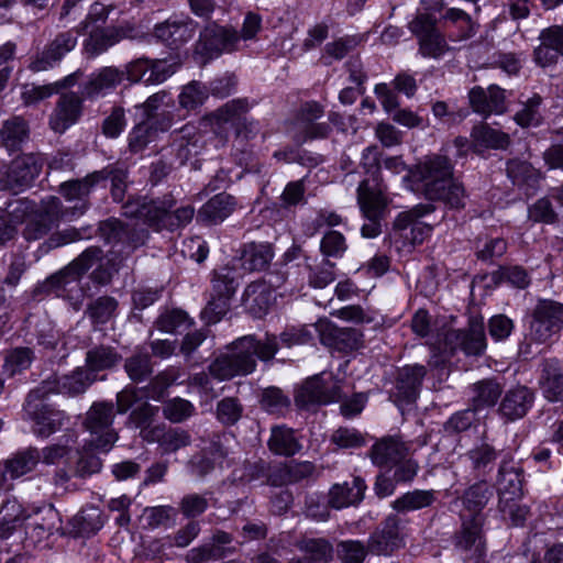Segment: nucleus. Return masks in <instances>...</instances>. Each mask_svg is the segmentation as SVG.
<instances>
[{
  "label": "nucleus",
  "instance_id": "4",
  "mask_svg": "<svg viewBox=\"0 0 563 563\" xmlns=\"http://www.w3.org/2000/svg\"><path fill=\"white\" fill-rule=\"evenodd\" d=\"M562 330L563 303L553 299L538 300L529 322V339L538 344L551 343Z\"/></svg>",
  "mask_w": 563,
  "mask_h": 563
},
{
  "label": "nucleus",
  "instance_id": "59",
  "mask_svg": "<svg viewBox=\"0 0 563 563\" xmlns=\"http://www.w3.org/2000/svg\"><path fill=\"white\" fill-rule=\"evenodd\" d=\"M209 90L199 81H191L184 86L178 99L181 108L194 110L200 107L208 98Z\"/></svg>",
  "mask_w": 563,
  "mask_h": 563
},
{
  "label": "nucleus",
  "instance_id": "15",
  "mask_svg": "<svg viewBox=\"0 0 563 563\" xmlns=\"http://www.w3.org/2000/svg\"><path fill=\"white\" fill-rule=\"evenodd\" d=\"M96 374L90 373L85 367H77L69 375L62 377L51 376L44 379L36 388L33 389V396L63 394L67 396H77L87 390V388L96 380Z\"/></svg>",
  "mask_w": 563,
  "mask_h": 563
},
{
  "label": "nucleus",
  "instance_id": "61",
  "mask_svg": "<svg viewBox=\"0 0 563 563\" xmlns=\"http://www.w3.org/2000/svg\"><path fill=\"white\" fill-rule=\"evenodd\" d=\"M347 250L345 236L335 230L324 233L320 241V252L324 258H341Z\"/></svg>",
  "mask_w": 563,
  "mask_h": 563
},
{
  "label": "nucleus",
  "instance_id": "24",
  "mask_svg": "<svg viewBox=\"0 0 563 563\" xmlns=\"http://www.w3.org/2000/svg\"><path fill=\"white\" fill-rule=\"evenodd\" d=\"M525 472L523 468L509 454L503 455L498 464L496 488L499 500L523 496Z\"/></svg>",
  "mask_w": 563,
  "mask_h": 563
},
{
  "label": "nucleus",
  "instance_id": "27",
  "mask_svg": "<svg viewBox=\"0 0 563 563\" xmlns=\"http://www.w3.org/2000/svg\"><path fill=\"white\" fill-rule=\"evenodd\" d=\"M400 518L397 515H389L368 540L367 549L377 555H388L401 547Z\"/></svg>",
  "mask_w": 563,
  "mask_h": 563
},
{
  "label": "nucleus",
  "instance_id": "63",
  "mask_svg": "<svg viewBox=\"0 0 563 563\" xmlns=\"http://www.w3.org/2000/svg\"><path fill=\"white\" fill-rule=\"evenodd\" d=\"M360 43L357 36H344L333 42L328 43L324 46V64L330 65L331 59L340 60L344 58L350 52H352Z\"/></svg>",
  "mask_w": 563,
  "mask_h": 563
},
{
  "label": "nucleus",
  "instance_id": "20",
  "mask_svg": "<svg viewBox=\"0 0 563 563\" xmlns=\"http://www.w3.org/2000/svg\"><path fill=\"white\" fill-rule=\"evenodd\" d=\"M538 40L540 43L533 51L534 63L542 68L556 65L563 57V24L541 30Z\"/></svg>",
  "mask_w": 563,
  "mask_h": 563
},
{
  "label": "nucleus",
  "instance_id": "36",
  "mask_svg": "<svg viewBox=\"0 0 563 563\" xmlns=\"http://www.w3.org/2000/svg\"><path fill=\"white\" fill-rule=\"evenodd\" d=\"M472 151L477 154L486 150H506L510 144V136L488 124L474 125L471 132Z\"/></svg>",
  "mask_w": 563,
  "mask_h": 563
},
{
  "label": "nucleus",
  "instance_id": "38",
  "mask_svg": "<svg viewBox=\"0 0 563 563\" xmlns=\"http://www.w3.org/2000/svg\"><path fill=\"white\" fill-rule=\"evenodd\" d=\"M540 384L544 396L551 400L563 398V361L555 357L547 358L542 363Z\"/></svg>",
  "mask_w": 563,
  "mask_h": 563
},
{
  "label": "nucleus",
  "instance_id": "29",
  "mask_svg": "<svg viewBox=\"0 0 563 563\" xmlns=\"http://www.w3.org/2000/svg\"><path fill=\"white\" fill-rule=\"evenodd\" d=\"M534 401V393L526 386H516L506 391L503 397L498 412L507 421H515L523 418Z\"/></svg>",
  "mask_w": 563,
  "mask_h": 563
},
{
  "label": "nucleus",
  "instance_id": "25",
  "mask_svg": "<svg viewBox=\"0 0 563 563\" xmlns=\"http://www.w3.org/2000/svg\"><path fill=\"white\" fill-rule=\"evenodd\" d=\"M503 452L492 443L482 441L465 453L464 460L475 478L487 479L496 468L497 460L503 455Z\"/></svg>",
  "mask_w": 563,
  "mask_h": 563
},
{
  "label": "nucleus",
  "instance_id": "22",
  "mask_svg": "<svg viewBox=\"0 0 563 563\" xmlns=\"http://www.w3.org/2000/svg\"><path fill=\"white\" fill-rule=\"evenodd\" d=\"M96 170L80 179L67 180L60 184L59 192L69 202H75L70 207L71 217L84 214L90 207L89 196L98 186V177Z\"/></svg>",
  "mask_w": 563,
  "mask_h": 563
},
{
  "label": "nucleus",
  "instance_id": "1",
  "mask_svg": "<svg viewBox=\"0 0 563 563\" xmlns=\"http://www.w3.org/2000/svg\"><path fill=\"white\" fill-rule=\"evenodd\" d=\"M411 177L428 200H441L453 208L463 207L464 188L454 181L453 165L446 156H426L415 166Z\"/></svg>",
  "mask_w": 563,
  "mask_h": 563
},
{
  "label": "nucleus",
  "instance_id": "18",
  "mask_svg": "<svg viewBox=\"0 0 563 563\" xmlns=\"http://www.w3.org/2000/svg\"><path fill=\"white\" fill-rule=\"evenodd\" d=\"M427 374L423 365L413 364L400 368L396 376L395 388L389 398L398 406L412 404L419 396L422 380Z\"/></svg>",
  "mask_w": 563,
  "mask_h": 563
},
{
  "label": "nucleus",
  "instance_id": "32",
  "mask_svg": "<svg viewBox=\"0 0 563 563\" xmlns=\"http://www.w3.org/2000/svg\"><path fill=\"white\" fill-rule=\"evenodd\" d=\"M367 486L360 476H354L352 481L342 484H334L328 494V504L334 509H342L358 505L365 495Z\"/></svg>",
  "mask_w": 563,
  "mask_h": 563
},
{
  "label": "nucleus",
  "instance_id": "58",
  "mask_svg": "<svg viewBox=\"0 0 563 563\" xmlns=\"http://www.w3.org/2000/svg\"><path fill=\"white\" fill-rule=\"evenodd\" d=\"M36 214L53 227L57 225L62 219L71 217L70 209L64 208L60 199L55 196L43 199Z\"/></svg>",
  "mask_w": 563,
  "mask_h": 563
},
{
  "label": "nucleus",
  "instance_id": "34",
  "mask_svg": "<svg viewBox=\"0 0 563 563\" xmlns=\"http://www.w3.org/2000/svg\"><path fill=\"white\" fill-rule=\"evenodd\" d=\"M38 464V449L36 446H27L12 453L3 462V471L0 476L3 478V483L8 477L10 479H18L33 472Z\"/></svg>",
  "mask_w": 563,
  "mask_h": 563
},
{
  "label": "nucleus",
  "instance_id": "47",
  "mask_svg": "<svg viewBox=\"0 0 563 563\" xmlns=\"http://www.w3.org/2000/svg\"><path fill=\"white\" fill-rule=\"evenodd\" d=\"M268 448L277 455L292 456L301 450L302 445L292 429L278 426L272 428Z\"/></svg>",
  "mask_w": 563,
  "mask_h": 563
},
{
  "label": "nucleus",
  "instance_id": "11",
  "mask_svg": "<svg viewBox=\"0 0 563 563\" xmlns=\"http://www.w3.org/2000/svg\"><path fill=\"white\" fill-rule=\"evenodd\" d=\"M295 399L302 407L334 402L341 399V387L331 373H321L306 379Z\"/></svg>",
  "mask_w": 563,
  "mask_h": 563
},
{
  "label": "nucleus",
  "instance_id": "48",
  "mask_svg": "<svg viewBox=\"0 0 563 563\" xmlns=\"http://www.w3.org/2000/svg\"><path fill=\"white\" fill-rule=\"evenodd\" d=\"M435 500V490L415 489L395 499L391 506L397 512H409L427 508L431 506Z\"/></svg>",
  "mask_w": 563,
  "mask_h": 563
},
{
  "label": "nucleus",
  "instance_id": "10",
  "mask_svg": "<svg viewBox=\"0 0 563 563\" xmlns=\"http://www.w3.org/2000/svg\"><path fill=\"white\" fill-rule=\"evenodd\" d=\"M174 207L175 200L170 196L157 199L136 197L130 198L122 209L125 217L142 219L148 227L161 231L166 230L168 210Z\"/></svg>",
  "mask_w": 563,
  "mask_h": 563
},
{
  "label": "nucleus",
  "instance_id": "33",
  "mask_svg": "<svg viewBox=\"0 0 563 563\" xmlns=\"http://www.w3.org/2000/svg\"><path fill=\"white\" fill-rule=\"evenodd\" d=\"M173 123L170 111L162 112V121L155 122L143 120L136 124L129 134V147L132 152L142 151L148 143L153 142L158 131H167Z\"/></svg>",
  "mask_w": 563,
  "mask_h": 563
},
{
  "label": "nucleus",
  "instance_id": "14",
  "mask_svg": "<svg viewBox=\"0 0 563 563\" xmlns=\"http://www.w3.org/2000/svg\"><path fill=\"white\" fill-rule=\"evenodd\" d=\"M484 522L482 512L462 516V526L454 536V545L465 559H479L485 554Z\"/></svg>",
  "mask_w": 563,
  "mask_h": 563
},
{
  "label": "nucleus",
  "instance_id": "35",
  "mask_svg": "<svg viewBox=\"0 0 563 563\" xmlns=\"http://www.w3.org/2000/svg\"><path fill=\"white\" fill-rule=\"evenodd\" d=\"M124 73L115 67H102L91 74L85 84L82 95L88 99H95L115 89L123 80Z\"/></svg>",
  "mask_w": 563,
  "mask_h": 563
},
{
  "label": "nucleus",
  "instance_id": "44",
  "mask_svg": "<svg viewBox=\"0 0 563 563\" xmlns=\"http://www.w3.org/2000/svg\"><path fill=\"white\" fill-rule=\"evenodd\" d=\"M273 256L274 252L269 243L251 242L243 246L241 262L246 271H262L267 267Z\"/></svg>",
  "mask_w": 563,
  "mask_h": 563
},
{
  "label": "nucleus",
  "instance_id": "17",
  "mask_svg": "<svg viewBox=\"0 0 563 563\" xmlns=\"http://www.w3.org/2000/svg\"><path fill=\"white\" fill-rule=\"evenodd\" d=\"M445 345L454 352L463 351L466 355H481L486 349V338L482 321L472 320L467 329H450L444 335Z\"/></svg>",
  "mask_w": 563,
  "mask_h": 563
},
{
  "label": "nucleus",
  "instance_id": "56",
  "mask_svg": "<svg viewBox=\"0 0 563 563\" xmlns=\"http://www.w3.org/2000/svg\"><path fill=\"white\" fill-rule=\"evenodd\" d=\"M76 76L77 74L75 73L66 76L63 80L56 81L54 84L44 86H33L32 88L23 92L24 100L26 103H33L41 101L45 98H48L53 93L58 92L59 89L75 85Z\"/></svg>",
  "mask_w": 563,
  "mask_h": 563
},
{
  "label": "nucleus",
  "instance_id": "23",
  "mask_svg": "<svg viewBox=\"0 0 563 563\" xmlns=\"http://www.w3.org/2000/svg\"><path fill=\"white\" fill-rule=\"evenodd\" d=\"M197 24L190 18L172 16L154 26V36L170 48H178L190 41Z\"/></svg>",
  "mask_w": 563,
  "mask_h": 563
},
{
  "label": "nucleus",
  "instance_id": "45",
  "mask_svg": "<svg viewBox=\"0 0 563 563\" xmlns=\"http://www.w3.org/2000/svg\"><path fill=\"white\" fill-rule=\"evenodd\" d=\"M503 391L501 385L493 378L479 380L471 386L473 410H481L496 405Z\"/></svg>",
  "mask_w": 563,
  "mask_h": 563
},
{
  "label": "nucleus",
  "instance_id": "42",
  "mask_svg": "<svg viewBox=\"0 0 563 563\" xmlns=\"http://www.w3.org/2000/svg\"><path fill=\"white\" fill-rule=\"evenodd\" d=\"M250 109L251 106L246 98H238L230 100L218 108L214 112H212L211 118L214 124L219 128H225L229 125L233 129L245 117H247L246 114Z\"/></svg>",
  "mask_w": 563,
  "mask_h": 563
},
{
  "label": "nucleus",
  "instance_id": "49",
  "mask_svg": "<svg viewBox=\"0 0 563 563\" xmlns=\"http://www.w3.org/2000/svg\"><path fill=\"white\" fill-rule=\"evenodd\" d=\"M124 369L134 383L146 380L153 373L151 355L143 349H136L124 362Z\"/></svg>",
  "mask_w": 563,
  "mask_h": 563
},
{
  "label": "nucleus",
  "instance_id": "31",
  "mask_svg": "<svg viewBox=\"0 0 563 563\" xmlns=\"http://www.w3.org/2000/svg\"><path fill=\"white\" fill-rule=\"evenodd\" d=\"M82 100L75 92L60 95L56 107L49 118L51 128L58 133H63L70 125L77 122L81 114Z\"/></svg>",
  "mask_w": 563,
  "mask_h": 563
},
{
  "label": "nucleus",
  "instance_id": "8",
  "mask_svg": "<svg viewBox=\"0 0 563 563\" xmlns=\"http://www.w3.org/2000/svg\"><path fill=\"white\" fill-rule=\"evenodd\" d=\"M98 230L106 243L112 245L111 254L130 255L137 247L144 245L148 238V231L144 228H137L114 218L100 222Z\"/></svg>",
  "mask_w": 563,
  "mask_h": 563
},
{
  "label": "nucleus",
  "instance_id": "57",
  "mask_svg": "<svg viewBox=\"0 0 563 563\" xmlns=\"http://www.w3.org/2000/svg\"><path fill=\"white\" fill-rule=\"evenodd\" d=\"M335 264L328 258L309 267L308 282L313 288L322 289L335 280Z\"/></svg>",
  "mask_w": 563,
  "mask_h": 563
},
{
  "label": "nucleus",
  "instance_id": "50",
  "mask_svg": "<svg viewBox=\"0 0 563 563\" xmlns=\"http://www.w3.org/2000/svg\"><path fill=\"white\" fill-rule=\"evenodd\" d=\"M70 522L74 532L78 536L93 534L103 526L101 510L95 506L81 509L76 516H74Z\"/></svg>",
  "mask_w": 563,
  "mask_h": 563
},
{
  "label": "nucleus",
  "instance_id": "60",
  "mask_svg": "<svg viewBox=\"0 0 563 563\" xmlns=\"http://www.w3.org/2000/svg\"><path fill=\"white\" fill-rule=\"evenodd\" d=\"M243 406L238 398L225 397L217 404L216 415L225 427L234 426L243 415Z\"/></svg>",
  "mask_w": 563,
  "mask_h": 563
},
{
  "label": "nucleus",
  "instance_id": "6",
  "mask_svg": "<svg viewBox=\"0 0 563 563\" xmlns=\"http://www.w3.org/2000/svg\"><path fill=\"white\" fill-rule=\"evenodd\" d=\"M357 203L365 223L361 228V234L365 239H374L382 233V220L384 219L388 201L384 189H376L368 180H362L357 187Z\"/></svg>",
  "mask_w": 563,
  "mask_h": 563
},
{
  "label": "nucleus",
  "instance_id": "3",
  "mask_svg": "<svg viewBox=\"0 0 563 563\" xmlns=\"http://www.w3.org/2000/svg\"><path fill=\"white\" fill-rule=\"evenodd\" d=\"M114 405L111 401L93 402L85 415L82 426L89 432L88 445L109 452L119 439L113 429Z\"/></svg>",
  "mask_w": 563,
  "mask_h": 563
},
{
  "label": "nucleus",
  "instance_id": "12",
  "mask_svg": "<svg viewBox=\"0 0 563 563\" xmlns=\"http://www.w3.org/2000/svg\"><path fill=\"white\" fill-rule=\"evenodd\" d=\"M73 274L67 266L62 268L40 283L34 289V295H55L67 299L75 309H78L82 296L88 295L89 287H80L76 280L77 275Z\"/></svg>",
  "mask_w": 563,
  "mask_h": 563
},
{
  "label": "nucleus",
  "instance_id": "52",
  "mask_svg": "<svg viewBox=\"0 0 563 563\" xmlns=\"http://www.w3.org/2000/svg\"><path fill=\"white\" fill-rule=\"evenodd\" d=\"M492 495L493 492L487 479H479L478 483L465 490L463 503L472 514L482 512L481 510L486 506Z\"/></svg>",
  "mask_w": 563,
  "mask_h": 563
},
{
  "label": "nucleus",
  "instance_id": "53",
  "mask_svg": "<svg viewBox=\"0 0 563 563\" xmlns=\"http://www.w3.org/2000/svg\"><path fill=\"white\" fill-rule=\"evenodd\" d=\"M449 49L450 46L440 29L418 41V53L426 58L439 59Z\"/></svg>",
  "mask_w": 563,
  "mask_h": 563
},
{
  "label": "nucleus",
  "instance_id": "16",
  "mask_svg": "<svg viewBox=\"0 0 563 563\" xmlns=\"http://www.w3.org/2000/svg\"><path fill=\"white\" fill-rule=\"evenodd\" d=\"M240 36L236 31L219 26L217 24L208 25L200 33L196 44V53L211 59L223 52H232L236 48Z\"/></svg>",
  "mask_w": 563,
  "mask_h": 563
},
{
  "label": "nucleus",
  "instance_id": "26",
  "mask_svg": "<svg viewBox=\"0 0 563 563\" xmlns=\"http://www.w3.org/2000/svg\"><path fill=\"white\" fill-rule=\"evenodd\" d=\"M470 104L474 112L487 118L501 114L507 110L505 90L496 85L488 88L473 87L468 92Z\"/></svg>",
  "mask_w": 563,
  "mask_h": 563
},
{
  "label": "nucleus",
  "instance_id": "64",
  "mask_svg": "<svg viewBox=\"0 0 563 563\" xmlns=\"http://www.w3.org/2000/svg\"><path fill=\"white\" fill-rule=\"evenodd\" d=\"M194 412V405L189 400L179 397L166 401L163 406L164 417L174 423L188 419Z\"/></svg>",
  "mask_w": 563,
  "mask_h": 563
},
{
  "label": "nucleus",
  "instance_id": "46",
  "mask_svg": "<svg viewBox=\"0 0 563 563\" xmlns=\"http://www.w3.org/2000/svg\"><path fill=\"white\" fill-rule=\"evenodd\" d=\"M119 310V301L112 296H100L91 300L86 308V316L93 327L102 325L113 320Z\"/></svg>",
  "mask_w": 563,
  "mask_h": 563
},
{
  "label": "nucleus",
  "instance_id": "30",
  "mask_svg": "<svg viewBox=\"0 0 563 563\" xmlns=\"http://www.w3.org/2000/svg\"><path fill=\"white\" fill-rule=\"evenodd\" d=\"M408 446L398 437H384L376 441L368 453L374 465L391 467L408 455Z\"/></svg>",
  "mask_w": 563,
  "mask_h": 563
},
{
  "label": "nucleus",
  "instance_id": "54",
  "mask_svg": "<svg viewBox=\"0 0 563 563\" xmlns=\"http://www.w3.org/2000/svg\"><path fill=\"white\" fill-rule=\"evenodd\" d=\"M521 497H507L498 501V508L504 519L509 520L512 526H523L530 509L527 505L520 504Z\"/></svg>",
  "mask_w": 563,
  "mask_h": 563
},
{
  "label": "nucleus",
  "instance_id": "55",
  "mask_svg": "<svg viewBox=\"0 0 563 563\" xmlns=\"http://www.w3.org/2000/svg\"><path fill=\"white\" fill-rule=\"evenodd\" d=\"M490 282L495 286L507 283L514 287L523 289L529 285L530 279L523 268L519 266H505L490 274Z\"/></svg>",
  "mask_w": 563,
  "mask_h": 563
},
{
  "label": "nucleus",
  "instance_id": "39",
  "mask_svg": "<svg viewBox=\"0 0 563 563\" xmlns=\"http://www.w3.org/2000/svg\"><path fill=\"white\" fill-rule=\"evenodd\" d=\"M78 441L75 430L68 429L56 443L38 449L40 463L45 465H57L68 460Z\"/></svg>",
  "mask_w": 563,
  "mask_h": 563
},
{
  "label": "nucleus",
  "instance_id": "21",
  "mask_svg": "<svg viewBox=\"0 0 563 563\" xmlns=\"http://www.w3.org/2000/svg\"><path fill=\"white\" fill-rule=\"evenodd\" d=\"M278 285L273 280V276L268 280L262 279L249 284L242 295L244 309L254 318L267 314L275 300L273 288Z\"/></svg>",
  "mask_w": 563,
  "mask_h": 563
},
{
  "label": "nucleus",
  "instance_id": "41",
  "mask_svg": "<svg viewBox=\"0 0 563 563\" xmlns=\"http://www.w3.org/2000/svg\"><path fill=\"white\" fill-rule=\"evenodd\" d=\"M29 124L21 117H12L5 120L0 130L1 143L10 152L20 150L29 140Z\"/></svg>",
  "mask_w": 563,
  "mask_h": 563
},
{
  "label": "nucleus",
  "instance_id": "51",
  "mask_svg": "<svg viewBox=\"0 0 563 563\" xmlns=\"http://www.w3.org/2000/svg\"><path fill=\"white\" fill-rule=\"evenodd\" d=\"M97 175H102L98 177V186H106V181L110 180L111 183V196L114 201L121 202L123 201L128 188V172L123 168L107 166L100 170H96Z\"/></svg>",
  "mask_w": 563,
  "mask_h": 563
},
{
  "label": "nucleus",
  "instance_id": "62",
  "mask_svg": "<svg viewBox=\"0 0 563 563\" xmlns=\"http://www.w3.org/2000/svg\"><path fill=\"white\" fill-rule=\"evenodd\" d=\"M330 441L339 449H358L366 444L365 435L354 428L340 427L333 431Z\"/></svg>",
  "mask_w": 563,
  "mask_h": 563
},
{
  "label": "nucleus",
  "instance_id": "37",
  "mask_svg": "<svg viewBox=\"0 0 563 563\" xmlns=\"http://www.w3.org/2000/svg\"><path fill=\"white\" fill-rule=\"evenodd\" d=\"M235 209V200L228 194H218L209 199L198 211L197 221L213 225L224 221Z\"/></svg>",
  "mask_w": 563,
  "mask_h": 563
},
{
  "label": "nucleus",
  "instance_id": "13",
  "mask_svg": "<svg viewBox=\"0 0 563 563\" xmlns=\"http://www.w3.org/2000/svg\"><path fill=\"white\" fill-rule=\"evenodd\" d=\"M80 32L81 30L76 27L56 34L43 51L33 57L29 68L32 71H45L55 67L76 47Z\"/></svg>",
  "mask_w": 563,
  "mask_h": 563
},
{
  "label": "nucleus",
  "instance_id": "9",
  "mask_svg": "<svg viewBox=\"0 0 563 563\" xmlns=\"http://www.w3.org/2000/svg\"><path fill=\"white\" fill-rule=\"evenodd\" d=\"M98 230L106 243L112 245L111 254L130 255L137 247L144 245L148 238V231L144 228H137L114 218L100 222Z\"/></svg>",
  "mask_w": 563,
  "mask_h": 563
},
{
  "label": "nucleus",
  "instance_id": "5",
  "mask_svg": "<svg viewBox=\"0 0 563 563\" xmlns=\"http://www.w3.org/2000/svg\"><path fill=\"white\" fill-rule=\"evenodd\" d=\"M47 396L42 394L33 396L32 389L24 404V411L33 422V434L43 439L56 433L69 421L65 411L44 402Z\"/></svg>",
  "mask_w": 563,
  "mask_h": 563
},
{
  "label": "nucleus",
  "instance_id": "19",
  "mask_svg": "<svg viewBox=\"0 0 563 563\" xmlns=\"http://www.w3.org/2000/svg\"><path fill=\"white\" fill-rule=\"evenodd\" d=\"M42 163L34 154H24L16 157L7 173L4 179L0 180L3 189L21 191L31 186L34 179L40 175Z\"/></svg>",
  "mask_w": 563,
  "mask_h": 563
},
{
  "label": "nucleus",
  "instance_id": "40",
  "mask_svg": "<svg viewBox=\"0 0 563 563\" xmlns=\"http://www.w3.org/2000/svg\"><path fill=\"white\" fill-rule=\"evenodd\" d=\"M125 36V31L119 26L96 29L85 41V51L91 56L100 55Z\"/></svg>",
  "mask_w": 563,
  "mask_h": 563
},
{
  "label": "nucleus",
  "instance_id": "7",
  "mask_svg": "<svg viewBox=\"0 0 563 563\" xmlns=\"http://www.w3.org/2000/svg\"><path fill=\"white\" fill-rule=\"evenodd\" d=\"M211 284V297L202 314L208 323H217L229 311L230 301L239 287L236 273L228 267L216 269Z\"/></svg>",
  "mask_w": 563,
  "mask_h": 563
},
{
  "label": "nucleus",
  "instance_id": "2",
  "mask_svg": "<svg viewBox=\"0 0 563 563\" xmlns=\"http://www.w3.org/2000/svg\"><path fill=\"white\" fill-rule=\"evenodd\" d=\"M277 350L275 335H266L264 341H257L254 335H245L232 343L230 353L217 357L210 364L209 372L220 380L247 375L255 369L256 358L269 361Z\"/></svg>",
  "mask_w": 563,
  "mask_h": 563
},
{
  "label": "nucleus",
  "instance_id": "28",
  "mask_svg": "<svg viewBox=\"0 0 563 563\" xmlns=\"http://www.w3.org/2000/svg\"><path fill=\"white\" fill-rule=\"evenodd\" d=\"M321 342L342 352H351L363 345V334L354 328H339L330 322L318 325Z\"/></svg>",
  "mask_w": 563,
  "mask_h": 563
},
{
  "label": "nucleus",
  "instance_id": "43",
  "mask_svg": "<svg viewBox=\"0 0 563 563\" xmlns=\"http://www.w3.org/2000/svg\"><path fill=\"white\" fill-rule=\"evenodd\" d=\"M121 358L115 347L106 344L95 345L86 353V366L90 373L96 374V372L113 368Z\"/></svg>",
  "mask_w": 563,
  "mask_h": 563
}]
</instances>
